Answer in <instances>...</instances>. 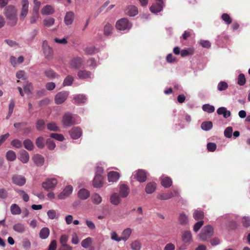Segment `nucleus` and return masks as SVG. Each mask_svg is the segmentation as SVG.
Wrapping results in <instances>:
<instances>
[{
  "instance_id": "obj_1",
  "label": "nucleus",
  "mask_w": 250,
  "mask_h": 250,
  "mask_svg": "<svg viewBox=\"0 0 250 250\" xmlns=\"http://www.w3.org/2000/svg\"><path fill=\"white\" fill-rule=\"evenodd\" d=\"M81 122V118L76 114L70 112L65 113L62 117V124L64 127L78 124Z\"/></svg>"
},
{
  "instance_id": "obj_2",
  "label": "nucleus",
  "mask_w": 250,
  "mask_h": 250,
  "mask_svg": "<svg viewBox=\"0 0 250 250\" xmlns=\"http://www.w3.org/2000/svg\"><path fill=\"white\" fill-rule=\"evenodd\" d=\"M4 14L8 20L9 23L12 26L16 25L17 22V10L12 5L6 7L4 9Z\"/></svg>"
},
{
  "instance_id": "obj_3",
  "label": "nucleus",
  "mask_w": 250,
  "mask_h": 250,
  "mask_svg": "<svg viewBox=\"0 0 250 250\" xmlns=\"http://www.w3.org/2000/svg\"><path fill=\"white\" fill-rule=\"evenodd\" d=\"M59 177L55 176L47 178L42 183V187L47 191H50L54 190L58 184Z\"/></svg>"
},
{
  "instance_id": "obj_4",
  "label": "nucleus",
  "mask_w": 250,
  "mask_h": 250,
  "mask_svg": "<svg viewBox=\"0 0 250 250\" xmlns=\"http://www.w3.org/2000/svg\"><path fill=\"white\" fill-rule=\"evenodd\" d=\"M132 23L126 18H122L116 22V28L124 33L128 32L132 27Z\"/></svg>"
},
{
  "instance_id": "obj_5",
  "label": "nucleus",
  "mask_w": 250,
  "mask_h": 250,
  "mask_svg": "<svg viewBox=\"0 0 250 250\" xmlns=\"http://www.w3.org/2000/svg\"><path fill=\"white\" fill-rule=\"evenodd\" d=\"M213 234V229L212 227L210 225H207L202 229L199 236L201 240L205 241L210 238Z\"/></svg>"
},
{
  "instance_id": "obj_6",
  "label": "nucleus",
  "mask_w": 250,
  "mask_h": 250,
  "mask_svg": "<svg viewBox=\"0 0 250 250\" xmlns=\"http://www.w3.org/2000/svg\"><path fill=\"white\" fill-rule=\"evenodd\" d=\"M179 193V190L178 188H174L172 191L159 194L157 198L162 200H168L173 197L178 196Z\"/></svg>"
},
{
  "instance_id": "obj_7",
  "label": "nucleus",
  "mask_w": 250,
  "mask_h": 250,
  "mask_svg": "<svg viewBox=\"0 0 250 250\" xmlns=\"http://www.w3.org/2000/svg\"><path fill=\"white\" fill-rule=\"evenodd\" d=\"M83 62V61L82 58L76 56L73 57L70 60L69 64L70 68L75 69H79L81 67Z\"/></svg>"
},
{
  "instance_id": "obj_8",
  "label": "nucleus",
  "mask_w": 250,
  "mask_h": 250,
  "mask_svg": "<svg viewBox=\"0 0 250 250\" xmlns=\"http://www.w3.org/2000/svg\"><path fill=\"white\" fill-rule=\"evenodd\" d=\"M156 3H153L150 7V11L154 14H157L162 11L165 6L164 0H156Z\"/></svg>"
},
{
  "instance_id": "obj_9",
  "label": "nucleus",
  "mask_w": 250,
  "mask_h": 250,
  "mask_svg": "<svg viewBox=\"0 0 250 250\" xmlns=\"http://www.w3.org/2000/svg\"><path fill=\"white\" fill-rule=\"evenodd\" d=\"M69 95V92L62 91L58 93L55 97V102L57 104H60L64 103Z\"/></svg>"
},
{
  "instance_id": "obj_10",
  "label": "nucleus",
  "mask_w": 250,
  "mask_h": 250,
  "mask_svg": "<svg viewBox=\"0 0 250 250\" xmlns=\"http://www.w3.org/2000/svg\"><path fill=\"white\" fill-rule=\"evenodd\" d=\"M132 175L140 183L145 182L146 179V172L143 169H138L134 171Z\"/></svg>"
},
{
  "instance_id": "obj_11",
  "label": "nucleus",
  "mask_w": 250,
  "mask_h": 250,
  "mask_svg": "<svg viewBox=\"0 0 250 250\" xmlns=\"http://www.w3.org/2000/svg\"><path fill=\"white\" fill-rule=\"evenodd\" d=\"M73 190V188L71 185H68L63 189V190L58 195L59 199H65L70 196Z\"/></svg>"
},
{
  "instance_id": "obj_12",
  "label": "nucleus",
  "mask_w": 250,
  "mask_h": 250,
  "mask_svg": "<svg viewBox=\"0 0 250 250\" xmlns=\"http://www.w3.org/2000/svg\"><path fill=\"white\" fill-rule=\"evenodd\" d=\"M75 19V14L72 11L66 12L63 19V21L65 25L70 26L73 24Z\"/></svg>"
},
{
  "instance_id": "obj_13",
  "label": "nucleus",
  "mask_w": 250,
  "mask_h": 250,
  "mask_svg": "<svg viewBox=\"0 0 250 250\" xmlns=\"http://www.w3.org/2000/svg\"><path fill=\"white\" fill-rule=\"evenodd\" d=\"M70 136L73 139H78L82 135V130L80 127H73L69 131Z\"/></svg>"
},
{
  "instance_id": "obj_14",
  "label": "nucleus",
  "mask_w": 250,
  "mask_h": 250,
  "mask_svg": "<svg viewBox=\"0 0 250 250\" xmlns=\"http://www.w3.org/2000/svg\"><path fill=\"white\" fill-rule=\"evenodd\" d=\"M21 9L20 14V19L23 20L28 13L29 2L28 0H22L21 1Z\"/></svg>"
},
{
  "instance_id": "obj_15",
  "label": "nucleus",
  "mask_w": 250,
  "mask_h": 250,
  "mask_svg": "<svg viewBox=\"0 0 250 250\" xmlns=\"http://www.w3.org/2000/svg\"><path fill=\"white\" fill-rule=\"evenodd\" d=\"M93 76L91 72L86 70H80L77 73L78 78L81 80L91 79L93 78Z\"/></svg>"
},
{
  "instance_id": "obj_16",
  "label": "nucleus",
  "mask_w": 250,
  "mask_h": 250,
  "mask_svg": "<svg viewBox=\"0 0 250 250\" xmlns=\"http://www.w3.org/2000/svg\"><path fill=\"white\" fill-rule=\"evenodd\" d=\"M90 191L84 188H82L79 189L77 193L78 197L82 200H85L90 197Z\"/></svg>"
},
{
  "instance_id": "obj_17",
  "label": "nucleus",
  "mask_w": 250,
  "mask_h": 250,
  "mask_svg": "<svg viewBox=\"0 0 250 250\" xmlns=\"http://www.w3.org/2000/svg\"><path fill=\"white\" fill-rule=\"evenodd\" d=\"M73 103L77 104H84L87 101V98L83 94H75L73 95Z\"/></svg>"
},
{
  "instance_id": "obj_18",
  "label": "nucleus",
  "mask_w": 250,
  "mask_h": 250,
  "mask_svg": "<svg viewBox=\"0 0 250 250\" xmlns=\"http://www.w3.org/2000/svg\"><path fill=\"white\" fill-rule=\"evenodd\" d=\"M42 47L45 58H49L52 56L53 51L51 48L48 45L46 41L45 40L43 41Z\"/></svg>"
},
{
  "instance_id": "obj_19",
  "label": "nucleus",
  "mask_w": 250,
  "mask_h": 250,
  "mask_svg": "<svg viewBox=\"0 0 250 250\" xmlns=\"http://www.w3.org/2000/svg\"><path fill=\"white\" fill-rule=\"evenodd\" d=\"M125 12L130 17H134L138 14V8L134 5H128L125 9Z\"/></svg>"
},
{
  "instance_id": "obj_20",
  "label": "nucleus",
  "mask_w": 250,
  "mask_h": 250,
  "mask_svg": "<svg viewBox=\"0 0 250 250\" xmlns=\"http://www.w3.org/2000/svg\"><path fill=\"white\" fill-rule=\"evenodd\" d=\"M12 181L15 185L22 186L25 184L26 180L24 177L22 175H16L13 177Z\"/></svg>"
},
{
  "instance_id": "obj_21",
  "label": "nucleus",
  "mask_w": 250,
  "mask_h": 250,
  "mask_svg": "<svg viewBox=\"0 0 250 250\" xmlns=\"http://www.w3.org/2000/svg\"><path fill=\"white\" fill-rule=\"evenodd\" d=\"M219 219L226 220L229 224L234 223L235 225V221L238 219V216L234 214H228L220 217Z\"/></svg>"
},
{
  "instance_id": "obj_22",
  "label": "nucleus",
  "mask_w": 250,
  "mask_h": 250,
  "mask_svg": "<svg viewBox=\"0 0 250 250\" xmlns=\"http://www.w3.org/2000/svg\"><path fill=\"white\" fill-rule=\"evenodd\" d=\"M103 185V178L102 175H95L93 180V186L96 188H100Z\"/></svg>"
},
{
  "instance_id": "obj_23",
  "label": "nucleus",
  "mask_w": 250,
  "mask_h": 250,
  "mask_svg": "<svg viewBox=\"0 0 250 250\" xmlns=\"http://www.w3.org/2000/svg\"><path fill=\"white\" fill-rule=\"evenodd\" d=\"M120 175L116 171H110L107 174V179L109 182H116L120 178Z\"/></svg>"
},
{
  "instance_id": "obj_24",
  "label": "nucleus",
  "mask_w": 250,
  "mask_h": 250,
  "mask_svg": "<svg viewBox=\"0 0 250 250\" xmlns=\"http://www.w3.org/2000/svg\"><path fill=\"white\" fill-rule=\"evenodd\" d=\"M182 239L186 243H190L192 240V234L190 231H184L182 234Z\"/></svg>"
},
{
  "instance_id": "obj_25",
  "label": "nucleus",
  "mask_w": 250,
  "mask_h": 250,
  "mask_svg": "<svg viewBox=\"0 0 250 250\" xmlns=\"http://www.w3.org/2000/svg\"><path fill=\"white\" fill-rule=\"evenodd\" d=\"M161 182L163 187L165 188H169L172 184L171 179L167 176L163 175L161 177Z\"/></svg>"
},
{
  "instance_id": "obj_26",
  "label": "nucleus",
  "mask_w": 250,
  "mask_h": 250,
  "mask_svg": "<svg viewBox=\"0 0 250 250\" xmlns=\"http://www.w3.org/2000/svg\"><path fill=\"white\" fill-rule=\"evenodd\" d=\"M13 229L19 233H23L26 231V227L22 223H18L13 225Z\"/></svg>"
},
{
  "instance_id": "obj_27",
  "label": "nucleus",
  "mask_w": 250,
  "mask_h": 250,
  "mask_svg": "<svg viewBox=\"0 0 250 250\" xmlns=\"http://www.w3.org/2000/svg\"><path fill=\"white\" fill-rule=\"evenodd\" d=\"M110 201L112 204L115 206L118 205L121 201L119 194L117 193L112 194L110 197Z\"/></svg>"
},
{
  "instance_id": "obj_28",
  "label": "nucleus",
  "mask_w": 250,
  "mask_h": 250,
  "mask_svg": "<svg viewBox=\"0 0 250 250\" xmlns=\"http://www.w3.org/2000/svg\"><path fill=\"white\" fill-rule=\"evenodd\" d=\"M120 194L123 198L126 197L129 192L128 186L125 184H121L120 186Z\"/></svg>"
},
{
  "instance_id": "obj_29",
  "label": "nucleus",
  "mask_w": 250,
  "mask_h": 250,
  "mask_svg": "<svg viewBox=\"0 0 250 250\" xmlns=\"http://www.w3.org/2000/svg\"><path fill=\"white\" fill-rule=\"evenodd\" d=\"M217 113L218 115H222L225 118H228L231 115L230 111L227 110L225 107H220L217 110Z\"/></svg>"
},
{
  "instance_id": "obj_30",
  "label": "nucleus",
  "mask_w": 250,
  "mask_h": 250,
  "mask_svg": "<svg viewBox=\"0 0 250 250\" xmlns=\"http://www.w3.org/2000/svg\"><path fill=\"white\" fill-rule=\"evenodd\" d=\"M20 160L23 163H27L29 159L28 153L24 150H21L20 151Z\"/></svg>"
},
{
  "instance_id": "obj_31",
  "label": "nucleus",
  "mask_w": 250,
  "mask_h": 250,
  "mask_svg": "<svg viewBox=\"0 0 250 250\" xmlns=\"http://www.w3.org/2000/svg\"><path fill=\"white\" fill-rule=\"evenodd\" d=\"M33 160L38 166H42L44 162L43 157L40 154L35 155L33 157Z\"/></svg>"
},
{
  "instance_id": "obj_32",
  "label": "nucleus",
  "mask_w": 250,
  "mask_h": 250,
  "mask_svg": "<svg viewBox=\"0 0 250 250\" xmlns=\"http://www.w3.org/2000/svg\"><path fill=\"white\" fill-rule=\"evenodd\" d=\"M178 221L179 224L182 226H186L188 224V217L184 213H180Z\"/></svg>"
},
{
  "instance_id": "obj_33",
  "label": "nucleus",
  "mask_w": 250,
  "mask_h": 250,
  "mask_svg": "<svg viewBox=\"0 0 250 250\" xmlns=\"http://www.w3.org/2000/svg\"><path fill=\"white\" fill-rule=\"evenodd\" d=\"M50 234V230L47 227L42 228L39 233V236L41 239H45L48 238Z\"/></svg>"
},
{
  "instance_id": "obj_34",
  "label": "nucleus",
  "mask_w": 250,
  "mask_h": 250,
  "mask_svg": "<svg viewBox=\"0 0 250 250\" xmlns=\"http://www.w3.org/2000/svg\"><path fill=\"white\" fill-rule=\"evenodd\" d=\"M102 200L101 196L97 193H95L91 196V200L94 205H98L100 204L102 202Z\"/></svg>"
},
{
  "instance_id": "obj_35",
  "label": "nucleus",
  "mask_w": 250,
  "mask_h": 250,
  "mask_svg": "<svg viewBox=\"0 0 250 250\" xmlns=\"http://www.w3.org/2000/svg\"><path fill=\"white\" fill-rule=\"evenodd\" d=\"M156 188V184L154 182H149L147 184L146 187V192L147 194L152 193Z\"/></svg>"
},
{
  "instance_id": "obj_36",
  "label": "nucleus",
  "mask_w": 250,
  "mask_h": 250,
  "mask_svg": "<svg viewBox=\"0 0 250 250\" xmlns=\"http://www.w3.org/2000/svg\"><path fill=\"white\" fill-rule=\"evenodd\" d=\"M54 12V8L51 5H49L43 7L41 10L42 14L44 15H51Z\"/></svg>"
},
{
  "instance_id": "obj_37",
  "label": "nucleus",
  "mask_w": 250,
  "mask_h": 250,
  "mask_svg": "<svg viewBox=\"0 0 250 250\" xmlns=\"http://www.w3.org/2000/svg\"><path fill=\"white\" fill-rule=\"evenodd\" d=\"M113 27L112 25L109 23H107L104 27V34L106 36H108L111 35L112 34Z\"/></svg>"
},
{
  "instance_id": "obj_38",
  "label": "nucleus",
  "mask_w": 250,
  "mask_h": 250,
  "mask_svg": "<svg viewBox=\"0 0 250 250\" xmlns=\"http://www.w3.org/2000/svg\"><path fill=\"white\" fill-rule=\"evenodd\" d=\"M194 49L192 47L187 49H183L181 51V55L183 57L192 55L194 53Z\"/></svg>"
},
{
  "instance_id": "obj_39",
  "label": "nucleus",
  "mask_w": 250,
  "mask_h": 250,
  "mask_svg": "<svg viewBox=\"0 0 250 250\" xmlns=\"http://www.w3.org/2000/svg\"><path fill=\"white\" fill-rule=\"evenodd\" d=\"M74 77L71 75H67L63 80L62 85L63 86H70L74 82Z\"/></svg>"
},
{
  "instance_id": "obj_40",
  "label": "nucleus",
  "mask_w": 250,
  "mask_h": 250,
  "mask_svg": "<svg viewBox=\"0 0 250 250\" xmlns=\"http://www.w3.org/2000/svg\"><path fill=\"white\" fill-rule=\"evenodd\" d=\"M23 145L24 147L28 150L31 151L34 149V144L30 139H27L24 140Z\"/></svg>"
},
{
  "instance_id": "obj_41",
  "label": "nucleus",
  "mask_w": 250,
  "mask_h": 250,
  "mask_svg": "<svg viewBox=\"0 0 250 250\" xmlns=\"http://www.w3.org/2000/svg\"><path fill=\"white\" fill-rule=\"evenodd\" d=\"M132 233V230L130 228H127L124 229L122 233V239L123 241H126Z\"/></svg>"
},
{
  "instance_id": "obj_42",
  "label": "nucleus",
  "mask_w": 250,
  "mask_h": 250,
  "mask_svg": "<svg viewBox=\"0 0 250 250\" xmlns=\"http://www.w3.org/2000/svg\"><path fill=\"white\" fill-rule=\"evenodd\" d=\"M6 158L8 161L13 162L16 159V153L13 150H8L6 153Z\"/></svg>"
},
{
  "instance_id": "obj_43",
  "label": "nucleus",
  "mask_w": 250,
  "mask_h": 250,
  "mask_svg": "<svg viewBox=\"0 0 250 250\" xmlns=\"http://www.w3.org/2000/svg\"><path fill=\"white\" fill-rule=\"evenodd\" d=\"M212 123L210 121L204 122L201 124V127L204 131H208L212 128Z\"/></svg>"
},
{
  "instance_id": "obj_44",
  "label": "nucleus",
  "mask_w": 250,
  "mask_h": 250,
  "mask_svg": "<svg viewBox=\"0 0 250 250\" xmlns=\"http://www.w3.org/2000/svg\"><path fill=\"white\" fill-rule=\"evenodd\" d=\"M46 127L48 130L51 131H59L60 130L59 126L54 122L48 123Z\"/></svg>"
},
{
  "instance_id": "obj_45",
  "label": "nucleus",
  "mask_w": 250,
  "mask_h": 250,
  "mask_svg": "<svg viewBox=\"0 0 250 250\" xmlns=\"http://www.w3.org/2000/svg\"><path fill=\"white\" fill-rule=\"evenodd\" d=\"M10 210L11 213L13 215H18L21 213L20 208L16 204H13L11 206Z\"/></svg>"
},
{
  "instance_id": "obj_46",
  "label": "nucleus",
  "mask_w": 250,
  "mask_h": 250,
  "mask_svg": "<svg viewBox=\"0 0 250 250\" xmlns=\"http://www.w3.org/2000/svg\"><path fill=\"white\" fill-rule=\"evenodd\" d=\"M246 80L244 74H240L237 79V83L240 86H243L245 84Z\"/></svg>"
},
{
  "instance_id": "obj_47",
  "label": "nucleus",
  "mask_w": 250,
  "mask_h": 250,
  "mask_svg": "<svg viewBox=\"0 0 250 250\" xmlns=\"http://www.w3.org/2000/svg\"><path fill=\"white\" fill-rule=\"evenodd\" d=\"M228 88V84L225 81L220 82L217 86V90L219 91L226 90Z\"/></svg>"
},
{
  "instance_id": "obj_48",
  "label": "nucleus",
  "mask_w": 250,
  "mask_h": 250,
  "mask_svg": "<svg viewBox=\"0 0 250 250\" xmlns=\"http://www.w3.org/2000/svg\"><path fill=\"white\" fill-rule=\"evenodd\" d=\"M54 23L55 19L52 17H49L43 20V25L46 27H50L52 26Z\"/></svg>"
},
{
  "instance_id": "obj_49",
  "label": "nucleus",
  "mask_w": 250,
  "mask_h": 250,
  "mask_svg": "<svg viewBox=\"0 0 250 250\" xmlns=\"http://www.w3.org/2000/svg\"><path fill=\"white\" fill-rule=\"evenodd\" d=\"M204 215V212L201 210H195L193 214V218L196 220L202 219Z\"/></svg>"
},
{
  "instance_id": "obj_50",
  "label": "nucleus",
  "mask_w": 250,
  "mask_h": 250,
  "mask_svg": "<svg viewBox=\"0 0 250 250\" xmlns=\"http://www.w3.org/2000/svg\"><path fill=\"white\" fill-rule=\"evenodd\" d=\"M202 109L208 113H211L215 111L214 107L209 104H205L202 106Z\"/></svg>"
},
{
  "instance_id": "obj_51",
  "label": "nucleus",
  "mask_w": 250,
  "mask_h": 250,
  "mask_svg": "<svg viewBox=\"0 0 250 250\" xmlns=\"http://www.w3.org/2000/svg\"><path fill=\"white\" fill-rule=\"evenodd\" d=\"M91 243L92 238L90 237H87L82 241L81 245L83 248L87 249L90 246Z\"/></svg>"
},
{
  "instance_id": "obj_52",
  "label": "nucleus",
  "mask_w": 250,
  "mask_h": 250,
  "mask_svg": "<svg viewBox=\"0 0 250 250\" xmlns=\"http://www.w3.org/2000/svg\"><path fill=\"white\" fill-rule=\"evenodd\" d=\"M15 102L14 101L13 99H11L10 101V103H9V107H8V115L6 117L7 119H8L9 117H10L11 116V115L13 113V110H14V108L15 107Z\"/></svg>"
},
{
  "instance_id": "obj_53",
  "label": "nucleus",
  "mask_w": 250,
  "mask_h": 250,
  "mask_svg": "<svg viewBox=\"0 0 250 250\" xmlns=\"http://www.w3.org/2000/svg\"><path fill=\"white\" fill-rule=\"evenodd\" d=\"M221 19L227 25H229L232 22L231 18L229 15L227 13L223 14L221 16Z\"/></svg>"
},
{
  "instance_id": "obj_54",
  "label": "nucleus",
  "mask_w": 250,
  "mask_h": 250,
  "mask_svg": "<svg viewBox=\"0 0 250 250\" xmlns=\"http://www.w3.org/2000/svg\"><path fill=\"white\" fill-rule=\"evenodd\" d=\"M36 145L39 148H43L44 146V138L42 137L37 138L36 140Z\"/></svg>"
},
{
  "instance_id": "obj_55",
  "label": "nucleus",
  "mask_w": 250,
  "mask_h": 250,
  "mask_svg": "<svg viewBox=\"0 0 250 250\" xmlns=\"http://www.w3.org/2000/svg\"><path fill=\"white\" fill-rule=\"evenodd\" d=\"M23 248L25 250H29L31 248V243L30 241L27 238H24L22 242Z\"/></svg>"
},
{
  "instance_id": "obj_56",
  "label": "nucleus",
  "mask_w": 250,
  "mask_h": 250,
  "mask_svg": "<svg viewBox=\"0 0 250 250\" xmlns=\"http://www.w3.org/2000/svg\"><path fill=\"white\" fill-rule=\"evenodd\" d=\"M45 127V122L43 120L40 119L36 123V128L38 130H43Z\"/></svg>"
},
{
  "instance_id": "obj_57",
  "label": "nucleus",
  "mask_w": 250,
  "mask_h": 250,
  "mask_svg": "<svg viewBox=\"0 0 250 250\" xmlns=\"http://www.w3.org/2000/svg\"><path fill=\"white\" fill-rule=\"evenodd\" d=\"M46 144L47 148L49 150H54L56 147V144L55 142L51 139H47L46 140Z\"/></svg>"
},
{
  "instance_id": "obj_58",
  "label": "nucleus",
  "mask_w": 250,
  "mask_h": 250,
  "mask_svg": "<svg viewBox=\"0 0 250 250\" xmlns=\"http://www.w3.org/2000/svg\"><path fill=\"white\" fill-rule=\"evenodd\" d=\"M50 137L59 141H63L64 140V136L61 134L51 133Z\"/></svg>"
},
{
  "instance_id": "obj_59",
  "label": "nucleus",
  "mask_w": 250,
  "mask_h": 250,
  "mask_svg": "<svg viewBox=\"0 0 250 250\" xmlns=\"http://www.w3.org/2000/svg\"><path fill=\"white\" fill-rule=\"evenodd\" d=\"M84 51L86 54L92 55L96 52L97 49L93 46H90L86 47Z\"/></svg>"
},
{
  "instance_id": "obj_60",
  "label": "nucleus",
  "mask_w": 250,
  "mask_h": 250,
  "mask_svg": "<svg viewBox=\"0 0 250 250\" xmlns=\"http://www.w3.org/2000/svg\"><path fill=\"white\" fill-rule=\"evenodd\" d=\"M47 215L48 217L51 220L58 218V216H57L56 211L53 209L49 210L47 212Z\"/></svg>"
},
{
  "instance_id": "obj_61",
  "label": "nucleus",
  "mask_w": 250,
  "mask_h": 250,
  "mask_svg": "<svg viewBox=\"0 0 250 250\" xmlns=\"http://www.w3.org/2000/svg\"><path fill=\"white\" fill-rule=\"evenodd\" d=\"M131 248L133 250H140L141 244L138 241H135L131 244Z\"/></svg>"
},
{
  "instance_id": "obj_62",
  "label": "nucleus",
  "mask_w": 250,
  "mask_h": 250,
  "mask_svg": "<svg viewBox=\"0 0 250 250\" xmlns=\"http://www.w3.org/2000/svg\"><path fill=\"white\" fill-rule=\"evenodd\" d=\"M233 128L231 126L227 127L224 130V136L228 138H230L232 136Z\"/></svg>"
},
{
  "instance_id": "obj_63",
  "label": "nucleus",
  "mask_w": 250,
  "mask_h": 250,
  "mask_svg": "<svg viewBox=\"0 0 250 250\" xmlns=\"http://www.w3.org/2000/svg\"><path fill=\"white\" fill-rule=\"evenodd\" d=\"M11 146L15 148H20L22 146L21 142L18 139H14L11 142Z\"/></svg>"
},
{
  "instance_id": "obj_64",
  "label": "nucleus",
  "mask_w": 250,
  "mask_h": 250,
  "mask_svg": "<svg viewBox=\"0 0 250 250\" xmlns=\"http://www.w3.org/2000/svg\"><path fill=\"white\" fill-rule=\"evenodd\" d=\"M45 74L46 76L48 77L50 79L55 78L57 75L56 73L51 69H48L45 71Z\"/></svg>"
}]
</instances>
